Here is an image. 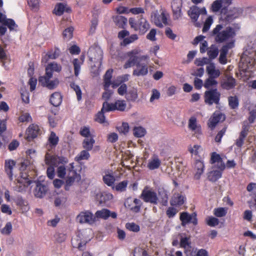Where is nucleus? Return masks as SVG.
Returning <instances> with one entry per match:
<instances>
[{
    "label": "nucleus",
    "mask_w": 256,
    "mask_h": 256,
    "mask_svg": "<svg viewBox=\"0 0 256 256\" xmlns=\"http://www.w3.org/2000/svg\"><path fill=\"white\" fill-rule=\"evenodd\" d=\"M62 70L60 65L56 62H52L49 64L46 68V74L48 75V77L52 78V71L60 72Z\"/></svg>",
    "instance_id": "nucleus-25"
},
{
    "label": "nucleus",
    "mask_w": 256,
    "mask_h": 256,
    "mask_svg": "<svg viewBox=\"0 0 256 256\" xmlns=\"http://www.w3.org/2000/svg\"><path fill=\"white\" fill-rule=\"evenodd\" d=\"M78 176L75 170H70L66 182V185L68 186L72 185Z\"/></svg>",
    "instance_id": "nucleus-37"
},
{
    "label": "nucleus",
    "mask_w": 256,
    "mask_h": 256,
    "mask_svg": "<svg viewBox=\"0 0 256 256\" xmlns=\"http://www.w3.org/2000/svg\"><path fill=\"white\" fill-rule=\"evenodd\" d=\"M104 182L108 186H112L114 184L115 178L110 174H106L103 176Z\"/></svg>",
    "instance_id": "nucleus-45"
},
{
    "label": "nucleus",
    "mask_w": 256,
    "mask_h": 256,
    "mask_svg": "<svg viewBox=\"0 0 256 256\" xmlns=\"http://www.w3.org/2000/svg\"><path fill=\"white\" fill-rule=\"evenodd\" d=\"M226 118L224 114L220 112H216L209 120L208 126L212 128L216 126V124L220 122H223Z\"/></svg>",
    "instance_id": "nucleus-16"
},
{
    "label": "nucleus",
    "mask_w": 256,
    "mask_h": 256,
    "mask_svg": "<svg viewBox=\"0 0 256 256\" xmlns=\"http://www.w3.org/2000/svg\"><path fill=\"white\" fill-rule=\"evenodd\" d=\"M150 24L144 18H141L138 23L137 30H139L142 34L145 33L149 28Z\"/></svg>",
    "instance_id": "nucleus-29"
},
{
    "label": "nucleus",
    "mask_w": 256,
    "mask_h": 256,
    "mask_svg": "<svg viewBox=\"0 0 256 256\" xmlns=\"http://www.w3.org/2000/svg\"><path fill=\"white\" fill-rule=\"evenodd\" d=\"M210 163L212 164V168H218L219 170L222 171L226 168L224 162L222 160L219 154L216 152L212 154Z\"/></svg>",
    "instance_id": "nucleus-13"
},
{
    "label": "nucleus",
    "mask_w": 256,
    "mask_h": 256,
    "mask_svg": "<svg viewBox=\"0 0 256 256\" xmlns=\"http://www.w3.org/2000/svg\"><path fill=\"white\" fill-rule=\"evenodd\" d=\"M194 170H196L194 178L198 180L204 172V163L202 161L196 160L194 164Z\"/></svg>",
    "instance_id": "nucleus-31"
},
{
    "label": "nucleus",
    "mask_w": 256,
    "mask_h": 256,
    "mask_svg": "<svg viewBox=\"0 0 256 256\" xmlns=\"http://www.w3.org/2000/svg\"><path fill=\"white\" fill-rule=\"evenodd\" d=\"M206 71L210 78H216L220 74V72L218 69L216 68L214 64H210L206 68Z\"/></svg>",
    "instance_id": "nucleus-23"
},
{
    "label": "nucleus",
    "mask_w": 256,
    "mask_h": 256,
    "mask_svg": "<svg viewBox=\"0 0 256 256\" xmlns=\"http://www.w3.org/2000/svg\"><path fill=\"white\" fill-rule=\"evenodd\" d=\"M133 130L134 136L137 138H142L146 133V130L142 126L134 127Z\"/></svg>",
    "instance_id": "nucleus-41"
},
{
    "label": "nucleus",
    "mask_w": 256,
    "mask_h": 256,
    "mask_svg": "<svg viewBox=\"0 0 256 256\" xmlns=\"http://www.w3.org/2000/svg\"><path fill=\"white\" fill-rule=\"evenodd\" d=\"M218 82L216 80H215L214 78L209 77L206 80L204 86V88H209L214 86H216Z\"/></svg>",
    "instance_id": "nucleus-53"
},
{
    "label": "nucleus",
    "mask_w": 256,
    "mask_h": 256,
    "mask_svg": "<svg viewBox=\"0 0 256 256\" xmlns=\"http://www.w3.org/2000/svg\"><path fill=\"white\" fill-rule=\"evenodd\" d=\"M45 162L46 164H52L57 167V176L61 178H64L66 174V168L64 165L68 162L66 158L46 153L45 156Z\"/></svg>",
    "instance_id": "nucleus-2"
},
{
    "label": "nucleus",
    "mask_w": 256,
    "mask_h": 256,
    "mask_svg": "<svg viewBox=\"0 0 256 256\" xmlns=\"http://www.w3.org/2000/svg\"><path fill=\"white\" fill-rule=\"evenodd\" d=\"M126 227L130 231L138 232L140 230V226L134 222L126 224Z\"/></svg>",
    "instance_id": "nucleus-59"
},
{
    "label": "nucleus",
    "mask_w": 256,
    "mask_h": 256,
    "mask_svg": "<svg viewBox=\"0 0 256 256\" xmlns=\"http://www.w3.org/2000/svg\"><path fill=\"white\" fill-rule=\"evenodd\" d=\"M12 231V224L10 222L6 224L4 228L1 230V233L4 235L10 234Z\"/></svg>",
    "instance_id": "nucleus-55"
},
{
    "label": "nucleus",
    "mask_w": 256,
    "mask_h": 256,
    "mask_svg": "<svg viewBox=\"0 0 256 256\" xmlns=\"http://www.w3.org/2000/svg\"><path fill=\"white\" fill-rule=\"evenodd\" d=\"M90 60L94 62H100L101 65V61L102 57V50L98 46H91L88 52Z\"/></svg>",
    "instance_id": "nucleus-9"
},
{
    "label": "nucleus",
    "mask_w": 256,
    "mask_h": 256,
    "mask_svg": "<svg viewBox=\"0 0 256 256\" xmlns=\"http://www.w3.org/2000/svg\"><path fill=\"white\" fill-rule=\"evenodd\" d=\"M94 142L95 140L92 136H88V138H84V140L82 147L87 150H92Z\"/></svg>",
    "instance_id": "nucleus-34"
},
{
    "label": "nucleus",
    "mask_w": 256,
    "mask_h": 256,
    "mask_svg": "<svg viewBox=\"0 0 256 256\" xmlns=\"http://www.w3.org/2000/svg\"><path fill=\"white\" fill-rule=\"evenodd\" d=\"M52 78L48 77V75L40 76L39 78V82L41 84L42 86H46L50 90L54 89L58 85L59 82L58 79L54 80H50Z\"/></svg>",
    "instance_id": "nucleus-14"
},
{
    "label": "nucleus",
    "mask_w": 256,
    "mask_h": 256,
    "mask_svg": "<svg viewBox=\"0 0 256 256\" xmlns=\"http://www.w3.org/2000/svg\"><path fill=\"white\" fill-rule=\"evenodd\" d=\"M88 150H82L78 154L76 158L78 160H88L90 156V154L88 152Z\"/></svg>",
    "instance_id": "nucleus-60"
},
{
    "label": "nucleus",
    "mask_w": 256,
    "mask_h": 256,
    "mask_svg": "<svg viewBox=\"0 0 256 256\" xmlns=\"http://www.w3.org/2000/svg\"><path fill=\"white\" fill-rule=\"evenodd\" d=\"M113 72L112 69L108 70L104 76V89L108 88L111 85V79Z\"/></svg>",
    "instance_id": "nucleus-32"
},
{
    "label": "nucleus",
    "mask_w": 256,
    "mask_h": 256,
    "mask_svg": "<svg viewBox=\"0 0 256 256\" xmlns=\"http://www.w3.org/2000/svg\"><path fill=\"white\" fill-rule=\"evenodd\" d=\"M49 166L47 168L46 174L48 177L50 179H53L55 175L54 165L48 164Z\"/></svg>",
    "instance_id": "nucleus-61"
},
{
    "label": "nucleus",
    "mask_w": 256,
    "mask_h": 256,
    "mask_svg": "<svg viewBox=\"0 0 256 256\" xmlns=\"http://www.w3.org/2000/svg\"><path fill=\"white\" fill-rule=\"evenodd\" d=\"M70 86L71 88L76 92L78 100H80L82 99V91L80 86L75 83H72Z\"/></svg>",
    "instance_id": "nucleus-47"
},
{
    "label": "nucleus",
    "mask_w": 256,
    "mask_h": 256,
    "mask_svg": "<svg viewBox=\"0 0 256 256\" xmlns=\"http://www.w3.org/2000/svg\"><path fill=\"white\" fill-rule=\"evenodd\" d=\"M182 2L181 0H173L172 3V8L174 20H178L182 16Z\"/></svg>",
    "instance_id": "nucleus-17"
},
{
    "label": "nucleus",
    "mask_w": 256,
    "mask_h": 256,
    "mask_svg": "<svg viewBox=\"0 0 256 256\" xmlns=\"http://www.w3.org/2000/svg\"><path fill=\"white\" fill-rule=\"evenodd\" d=\"M188 14L190 17L192 22H196L200 14H206V10L204 7L199 8L196 6H193L188 10Z\"/></svg>",
    "instance_id": "nucleus-12"
},
{
    "label": "nucleus",
    "mask_w": 256,
    "mask_h": 256,
    "mask_svg": "<svg viewBox=\"0 0 256 256\" xmlns=\"http://www.w3.org/2000/svg\"><path fill=\"white\" fill-rule=\"evenodd\" d=\"M228 102L230 106L232 109H236L238 106V99L236 96L228 97Z\"/></svg>",
    "instance_id": "nucleus-40"
},
{
    "label": "nucleus",
    "mask_w": 256,
    "mask_h": 256,
    "mask_svg": "<svg viewBox=\"0 0 256 256\" xmlns=\"http://www.w3.org/2000/svg\"><path fill=\"white\" fill-rule=\"evenodd\" d=\"M222 176V171L218 170H213L208 174V179L212 182L216 181Z\"/></svg>",
    "instance_id": "nucleus-36"
},
{
    "label": "nucleus",
    "mask_w": 256,
    "mask_h": 256,
    "mask_svg": "<svg viewBox=\"0 0 256 256\" xmlns=\"http://www.w3.org/2000/svg\"><path fill=\"white\" fill-rule=\"evenodd\" d=\"M74 30V28L72 26L68 27L65 29L63 32L64 38L67 40L70 39L72 36Z\"/></svg>",
    "instance_id": "nucleus-56"
},
{
    "label": "nucleus",
    "mask_w": 256,
    "mask_h": 256,
    "mask_svg": "<svg viewBox=\"0 0 256 256\" xmlns=\"http://www.w3.org/2000/svg\"><path fill=\"white\" fill-rule=\"evenodd\" d=\"M184 198L180 194L175 193L173 194L170 204L172 206H180L184 204Z\"/></svg>",
    "instance_id": "nucleus-28"
},
{
    "label": "nucleus",
    "mask_w": 256,
    "mask_h": 256,
    "mask_svg": "<svg viewBox=\"0 0 256 256\" xmlns=\"http://www.w3.org/2000/svg\"><path fill=\"white\" fill-rule=\"evenodd\" d=\"M48 188L46 186L40 182H37L34 190V194L37 198H42L46 194Z\"/></svg>",
    "instance_id": "nucleus-19"
},
{
    "label": "nucleus",
    "mask_w": 256,
    "mask_h": 256,
    "mask_svg": "<svg viewBox=\"0 0 256 256\" xmlns=\"http://www.w3.org/2000/svg\"><path fill=\"white\" fill-rule=\"evenodd\" d=\"M140 52V51L138 50L134 49L126 53V55L129 58L124 66V68H128L136 64V65L139 60L138 58H140V56H138L137 55Z\"/></svg>",
    "instance_id": "nucleus-10"
},
{
    "label": "nucleus",
    "mask_w": 256,
    "mask_h": 256,
    "mask_svg": "<svg viewBox=\"0 0 256 256\" xmlns=\"http://www.w3.org/2000/svg\"><path fill=\"white\" fill-rule=\"evenodd\" d=\"M128 185V181L127 180H124L118 184H116L114 187V188L116 191L118 192H123L125 190L126 186Z\"/></svg>",
    "instance_id": "nucleus-50"
},
{
    "label": "nucleus",
    "mask_w": 256,
    "mask_h": 256,
    "mask_svg": "<svg viewBox=\"0 0 256 256\" xmlns=\"http://www.w3.org/2000/svg\"><path fill=\"white\" fill-rule=\"evenodd\" d=\"M151 20L156 26L160 28L163 26V24H168L166 12L163 10H160V12H152L151 14Z\"/></svg>",
    "instance_id": "nucleus-7"
},
{
    "label": "nucleus",
    "mask_w": 256,
    "mask_h": 256,
    "mask_svg": "<svg viewBox=\"0 0 256 256\" xmlns=\"http://www.w3.org/2000/svg\"><path fill=\"white\" fill-rule=\"evenodd\" d=\"M15 162L10 160H6L5 162V170L10 180H12V176L14 174V170L15 168Z\"/></svg>",
    "instance_id": "nucleus-26"
},
{
    "label": "nucleus",
    "mask_w": 256,
    "mask_h": 256,
    "mask_svg": "<svg viewBox=\"0 0 256 256\" xmlns=\"http://www.w3.org/2000/svg\"><path fill=\"white\" fill-rule=\"evenodd\" d=\"M4 25L6 26L10 30H16L18 26L14 21L12 19L8 18L4 23Z\"/></svg>",
    "instance_id": "nucleus-51"
},
{
    "label": "nucleus",
    "mask_w": 256,
    "mask_h": 256,
    "mask_svg": "<svg viewBox=\"0 0 256 256\" xmlns=\"http://www.w3.org/2000/svg\"><path fill=\"white\" fill-rule=\"evenodd\" d=\"M106 112L105 110H102V108L101 111L98 113L96 116L95 120L99 123H104L105 121V116L104 112Z\"/></svg>",
    "instance_id": "nucleus-58"
},
{
    "label": "nucleus",
    "mask_w": 256,
    "mask_h": 256,
    "mask_svg": "<svg viewBox=\"0 0 256 256\" xmlns=\"http://www.w3.org/2000/svg\"><path fill=\"white\" fill-rule=\"evenodd\" d=\"M76 220L80 224H92L95 221V217L90 211L82 212L76 216Z\"/></svg>",
    "instance_id": "nucleus-11"
},
{
    "label": "nucleus",
    "mask_w": 256,
    "mask_h": 256,
    "mask_svg": "<svg viewBox=\"0 0 256 256\" xmlns=\"http://www.w3.org/2000/svg\"><path fill=\"white\" fill-rule=\"evenodd\" d=\"M160 164V160L157 158H155L152 160L148 164V168L149 169L151 170H153L156 168H158Z\"/></svg>",
    "instance_id": "nucleus-42"
},
{
    "label": "nucleus",
    "mask_w": 256,
    "mask_h": 256,
    "mask_svg": "<svg viewBox=\"0 0 256 256\" xmlns=\"http://www.w3.org/2000/svg\"><path fill=\"white\" fill-rule=\"evenodd\" d=\"M236 85V80L232 76H226V79L222 82V87L226 90H230L234 87Z\"/></svg>",
    "instance_id": "nucleus-24"
},
{
    "label": "nucleus",
    "mask_w": 256,
    "mask_h": 256,
    "mask_svg": "<svg viewBox=\"0 0 256 256\" xmlns=\"http://www.w3.org/2000/svg\"><path fill=\"white\" fill-rule=\"evenodd\" d=\"M195 213L192 214H188L186 212H183L180 214V220L182 221V225L184 226L186 224L189 222L192 223L194 225L197 224V219Z\"/></svg>",
    "instance_id": "nucleus-15"
},
{
    "label": "nucleus",
    "mask_w": 256,
    "mask_h": 256,
    "mask_svg": "<svg viewBox=\"0 0 256 256\" xmlns=\"http://www.w3.org/2000/svg\"><path fill=\"white\" fill-rule=\"evenodd\" d=\"M234 46V40H230L227 42L226 44L224 45L221 50L220 52H223V54H226L229 50L232 48Z\"/></svg>",
    "instance_id": "nucleus-44"
},
{
    "label": "nucleus",
    "mask_w": 256,
    "mask_h": 256,
    "mask_svg": "<svg viewBox=\"0 0 256 256\" xmlns=\"http://www.w3.org/2000/svg\"><path fill=\"white\" fill-rule=\"evenodd\" d=\"M212 36L217 43H222L227 41L234 40L236 36L234 28L228 26L224 28L222 24H218L212 32Z\"/></svg>",
    "instance_id": "nucleus-1"
},
{
    "label": "nucleus",
    "mask_w": 256,
    "mask_h": 256,
    "mask_svg": "<svg viewBox=\"0 0 256 256\" xmlns=\"http://www.w3.org/2000/svg\"><path fill=\"white\" fill-rule=\"evenodd\" d=\"M64 12H71V9L66 4L63 3L56 4L53 10V13L58 16L62 15Z\"/></svg>",
    "instance_id": "nucleus-22"
},
{
    "label": "nucleus",
    "mask_w": 256,
    "mask_h": 256,
    "mask_svg": "<svg viewBox=\"0 0 256 256\" xmlns=\"http://www.w3.org/2000/svg\"><path fill=\"white\" fill-rule=\"evenodd\" d=\"M96 218H102L106 220L108 217L111 216L112 218H115L117 216V214L115 212H111L108 209H102L100 210H98L94 216Z\"/></svg>",
    "instance_id": "nucleus-18"
},
{
    "label": "nucleus",
    "mask_w": 256,
    "mask_h": 256,
    "mask_svg": "<svg viewBox=\"0 0 256 256\" xmlns=\"http://www.w3.org/2000/svg\"><path fill=\"white\" fill-rule=\"evenodd\" d=\"M136 64V69L133 71V75L135 76H145L148 72V60L149 56L147 55L141 56L138 58Z\"/></svg>",
    "instance_id": "nucleus-3"
},
{
    "label": "nucleus",
    "mask_w": 256,
    "mask_h": 256,
    "mask_svg": "<svg viewBox=\"0 0 256 256\" xmlns=\"http://www.w3.org/2000/svg\"><path fill=\"white\" fill-rule=\"evenodd\" d=\"M212 21L213 20L212 16H209L206 18L202 28V32H207L209 30L211 24L212 23Z\"/></svg>",
    "instance_id": "nucleus-62"
},
{
    "label": "nucleus",
    "mask_w": 256,
    "mask_h": 256,
    "mask_svg": "<svg viewBox=\"0 0 256 256\" xmlns=\"http://www.w3.org/2000/svg\"><path fill=\"white\" fill-rule=\"evenodd\" d=\"M112 195L105 192H98L96 195V200L99 204H101L106 202L112 198Z\"/></svg>",
    "instance_id": "nucleus-30"
},
{
    "label": "nucleus",
    "mask_w": 256,
    "mask_h": 256,
    "mask_svg": "<svg viewBox=\"0 0 256 256\" xmlns=\"http://www.w3.org/2000/svg\"><path fill=\"white\" fill-rule=\"evenodd\" d=\"M188 128L192 130L194 134H200L201 129L200 126H198L196 123V119L194 117H191L188 120Z\"/></svg>",
    "instance_id": "nucleus-27"
},
{
    "label": "nucleus",
    "mask_w": 256,
    "mask_h": 256,
    "mask_svg": "<svg viewBox=\"0 0 256 256\" xmlns=\"http://www.w3.org/2000/svg\"><path fill=\"white\" fill-rule=\"evenodd\" d=\"M50 143L53 146H56L58 142V138L54 132H52L48 138Z\"/></svg>",
    "instance_id": "nucleus-57"
},
{
    "label": "nucleus",
    "mask_w": 256,
    "mask_h": 256,
    "mask_svg": "<svg viewBox=\"0 0 256 256\" xmlns=\"http://www.w3.org/2000/svg\"><path fill=\"white\" fill-rule=\"evenodd\" d=\"M126 107V104L124 100H118L114 103H108L104 102L102 104V110L105 112H110L118 110L119 111H124Z\"/></svg>",
    "instance_id": "nucleus-6"
},
{
    "label": "nucleus",
    "mask_w": 256,
    "mask_h": 256,
    "mask_svg": "<svg viewBox=\"0 0 256 256\" xmlns=\"http://www.w3.org/2000/svg\"><path fill=\"white\" fill-rule=\"evenodd\" d=\"M220 94L217 89H212L204 92V102L209 105L213 104H218L220 100Z\"/></svg>",
    "instance_id": "nucleus-5"
},
{
    "label": "nucleus",
    "mask_w": 256,
    "mask_h": 256,
    "mask_svg": "<svg viewBox=\"0 0 256 256\" xmlns=\"http://www.w3.org/2000/svg\"><path fill=\"white\" fill-rule=\"evenodd\" d=\"M206 223L208 225L210 226H217L219 223V220L217 218L214 217L210 216L208 217L206 220Z\"/></svg>",
    "instance_id": "nucleus-63"
},
{
    "label": "nucleus",
    "mask_w": 256,
    "mask_h": 256,
    "mask_svg": "<svg viewBox=\"0 0 256 256\" xmlns=\"http://www.w3.org/2000/svg\"><path fill=\"white\" fill-rule=\"evenodd\" d=\"M134 256H148L147 252L141 248H136L134 250Z\"/></svg>",
    "instance_id": "nucleus-54"
},
{
    "label": "nucleus",
    "mask_w": 256,
    "mask_h": 256,
    "mask_svg": "<svg viewBox=\"0 0 256 256\" xmlns=\"http://www.w3.org/2000/svg\"><path fill=\"white\" fill-rule=\"evenodd\" d=\"M113 20L116 24L121 28H124L127 23V18L121 16L113 17Z\"/></svg>",
    "instance_id": "nucleus-35"
},
{
    "label": "nucleus",
    "mask_w": 256,
    "mask_h": 256,
    "mask_svg": "<svg viewBox=\"0 0 256 256\" xmlns=\"http://www.w3.org/2000/svg\"><path fill=\"white\" fill-rule=\"evenodd\" d=\"M227 209L224 208H215L214 211V214L217 217H222L226 215Z\"/></svg>",
    "instance_id": "nucleus-48"
},
{
    "label": "nucleus",
    "mask_w": 256,
    "mask_h": 256,
    "mask_svg": "<svg viewBox=\"0 0 256 256\" xmlns=\"http://www.w3.org/2000/svg\"><path fill=\"white\" fill-rule=\"evenodd\" d=\"M39 128L38 126L32 124L29 126L26 131V138L30 141L31 140L36 138L39 134Z\"/></svg>",
    "instance_id": "nucleus-20"
},
{
    "label": "nucleus",
    "mask_w": 256,
    "mask_h": 256,
    "mask_svg": "<svg viewBox=\"0 0 256 256\" xmlns=\"http://www.w3.org/2000/svg\"><path fill=\"white\" fill-rule=\"evenodd\" d=\"M218 48L214 45H212L208 50V54L211 60L215 58L218 56Z\"/></svg>",
    "instance_id": "nucleus-39"
},
{
    "label": "nucleus",
    "mask_w": 256,
    "mask_h": 256,
    "mask_svg": "<svg viewBox=\"0 0 256 256\" xmlns=\"http://www.w3.org/2000/svg\"><path fill=\"white\" fill-rule=\"evenodd\" d=\"M250 128V124L249 123L246 121L244 122L242 126V130L240 134H242V136L246 137L248 134Z\"/></svg>",
    "instance_id": "nucleus-52"
},
{
    "label": "nucleus",
    "mask_w": 256,
    "mask_h": 256,
    "mask_svg": "<svg viewBox=\"0 0 256 256\" xmlns=\"http://www.w3.org/2000/svg\"><path fill=\"white\" fill-rule=\"evenodd\" d=\"M129 130L128 124L126 122H123L122 126L118 128L119 132L124 134H126L129 132Z\"/></svg>",
    "instance_id": "nucleus-64"
},
{
    "label": "nucleus",
    "mask_w": 256,
    "mask_h": 256,
    "mask_svg": "<svg viewBox=\"0 0 256 256\" xmlns=\"http://www.w3.org/2000/svg\"><path fill=\"white\" fill-rule=\"evenodd\" d=\"M242 13V10L240 8H232L229 10L222 8L220 10V18L222 19L230 22L238 18Z\"/></svg>",
    "instance_id": "nucleus-4"
},
{
    "label": "nucleus",
    "mask_w": 256,
    "mask_h": 256,
    "mask_svg": "<svg viewBox=\"0 0 256 256\" xmlns=\"http://www.w3.org/2000/svg\"><path fill=\"white\" fill-rule=\"evenodd\" d=\"M72 63L74 66V75L77 76L79 74L80 70V66L82 63L80 62L77 58L74 59Z\"/></svg>",
    "instance_id": "nucleus-49"
},
{
    "label": "nucleus",
    "mask_w": 256,
    "mask_h": 256,
    "mask_svg": "<svg viewBox=\"0 0 256 256\" xmlns=\"http://www.w3.org/2000/svg\"><path fill=\"white\" fill-rule=\"evenodd\" d=\"M50 101L54 106H58L62 102V96L59 92H54L51 95Z\"/></svg>",
    "instance_id": "nucleus-33"
},
{
    "label": "nucleus",
    "mask_w": 256,
    "mask_h": 256,
    "mask_svg": "<svg viewBox=\"0 0 256 256\" xmlns=\"http://www.w3.org/2000/svg\"><path fill=\"white\" fill-rule=\"evenodd\" d=\"M72 244L74 248H78L80 250H84L86 243L82 244L78 238H74L72 239Z\"/></svg>",
    "instance_id": "nucleus-46"
},
{
    "label": "nucleus",
    "mask_w": 256,
    "mask_h": 256,
    "mask_svg": "<svg viewBox=\"0 0 256 256\" xmlns=\"http://www.w3.org/2000/svg\"><path fill=\"white\" fill-rule=\"evenodd\" d=\"M140 198L146 202H150L152 204H157L158 198L156 193L154 191L144 188L140 196Z\"/></svg>",
    "instance_id": "nucleus-8"
},
{
    "label": "nucleus",
    "mask_w": 256,
    "mask_h": 256,
    "mask_svg": "<svg viewBox=\"0 0 256 256\" xmlns=\"http://www.w3.org/2000/svg\"><path fill=\"white\" fill-rule=\"evenodd\" d=\"M191 242L190 237L181 236L180 240V246L185 250L186 256L192 255V248L190 246Z\"/></svg>",
    "instance_id": "nucleus-21"
},
{
    "label": "nucleus",
    "mask_w": 256,
    "mask_h": 256,
    "mask_svg": "<svg viewBox=\"0 0 256 256\" xmlns=\"http://www.w3.org/2000/svg\"><path fill=\"white\" fill-rule=\"evenodd\" d=\"M138 98L137 90L134 88L130 89L126 93V98L128 100L135 101Z\"/></svg>",
    "instance_id": "nucleus-38"
},
{
    "label": "nucleus",
    "mask_w": 256,
    "mask_h": 256,
    "mask_svg": "<svg viewBox=\"0 0 256 256\" xmlns=\"http://www.w3.org/2000/svg\"><path fill=\"white\" fill-rule=\"evenodd\" d=\"M158 194L160 197L161 203L163 206H166L168 204V196L166 192L163 188L160 189Z\"/></svg>",
    "instance_id": "nucleus-43"
}]
</instances>
